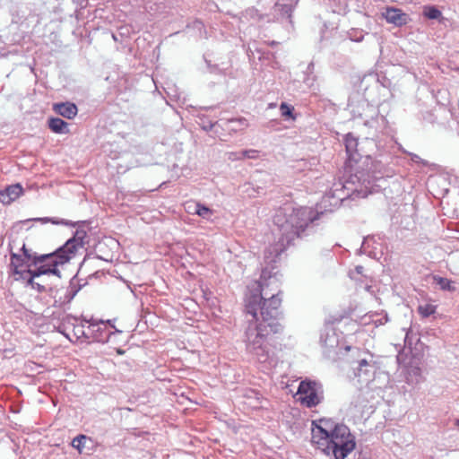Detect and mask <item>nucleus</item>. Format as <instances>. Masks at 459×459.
I'll use <instances>...</instances> for the list:
<instances>
[{
    "instance_id": "14",
    "label": "nucleus",
    "mask_w": 459,
    "mask_h": 459,
    "mask_svg": "<svg viewBox=\"0 0 459 459\" xmlns=\"http://www.w3.org/2000/svg\"><path fill=\"white\" fill-rule=\"evenodd\" d=\"M22 193V187L19 184L7 186L2 190V204H7L16 200Z\"/></svg>"
},
{
    "instance_id": "23",
    "label": "nucleus",
    "mask_w": 459,
    "mask_h": 459,
    "mask_svg": "<svg viewBox=\"0 0 459 459\" xmlns=\"http://www.w3.org/2000/svg\"><path fill=\"white\" fill-rule=\"evenodd\" d=\"M242 16L246 19V20H254V21H258L260 20V15L257 12L256 9L255 8H248L243 13H242Z\"/></svg>"
},
{
    "instance_id": "15",
    "label": "nucleus",
    "mask_w": 459,
    "mask_h": 459,
    "mask_svg": "<svg viewBox=\"0 0 459 459\" xmlns=\"http://www.w3.org/2000/svg\"><path fill=\"white\" fill-rule=\"evenodd\" d=\"M244 397L247 399L246 403L252 408H259L263 406V396L255 390H247L244 393Z\"/></svg>"
},
{
    "instance_id": "36",
    "label": "nucleus",
    "mask_w": 459,
    "mask_h": 459,
    "mask_svg": "<svg viewBox=\"0 0 459 459\" xmlns=\"http://www.w3.org/2000/svg\"><path fill=\"white\" fill-rule=\"evenodd\" d=\"M408 340V333H406V336H405V342H407Z\"/></svg>"
},
{
    "instance_id": "3",
    "label": "nucleus",
    "mask_w": 459,
    "mask_h": 459,
    "mask_svg": "<svg viewBox=\"0 0 459 459\" xmlns=\"http://www.w3.org/2000/svg\"><path fill=\"white\" fill-rule=\"evenodd\" d=\"M324 212H316L309 207H285L278 211L273 218L281 237L277 243L271 245L264 251V261L267 264L276 263L278 257L292 242L301 238L310 223L318 220Z\"/></svg>"
},
{
    "instance_id": "30",
    "label": "nucleus",
    "mask_w": 459,
    "mask_h": 459,
    "mask_svg": "<svg viewBox=\"0 0 459 459\" xmlns=\"http://www.w3.org/2000/svg\"><path fill=\"white\" fill-rule=\"evenodd\" d=\"M230 123H238L240 126H247V119L244 118V117H240V118H238V119H232V120H230Z\"/></svg>"
},
{
    "instance_id": "2",
    "label": "nucleus",
    "mask_w": 459,
    "mask_h": 459,
    "mask_svg": "<svg viewBox=\"0 0 459 459\" xmlns=\"http://www.w3.org/2000/svg\"><path fill=\"white\" fill-rule=\"evenodd\" d=\"M86 236V231L76 230L74 236L62 247L55 252L45 255H37L31 248H27L22 238H11L8 248L13 279L22 281L39 292L45 291V286L36 279L45 274L59 276L60 272L57 266L63 265L75 257L78 250L83 248Z\"/></svg>"
},
{
    "instance_id": "21",
    "label": "nucleus",
    "mask_w": 459,
    "mask_h": 459,
    "mask_svg": "<svg viewBox=\"0 0 459 459\" xmlns=\"http://www.w3.org/2000/svg\"><path fill=\"white\" fill-rule=\"evenodd\" d=\"M423 14L428 19L436 20L441 17L442 13L436 6H425Z\"/></svg>"
},
{
    "instance_id": "33",
    "label": "nucleus",
    "mask_w": 459,
    "mask_h": 459,
    "mask_svg": "<svg viewBox=\"0 0 459 459\" xmlns=\"http://www.w3.org/2000/svg\"><path fill=\"white\" fill-rule=\"evenodd\" d=\"M313 66H314V65H313L312 63H310V64L308 65V66H307V69H308V70H310V69H312V68H313Z\"/></svg>"
},
{
    "instance_id": "18",
    "label": "nucleus",
    "mask_w": 459,
    "mask_h": 459,
    "mask_svg": "<svg viewBox=\"0 0 459 459\" xmlns=\"http://www.w3.org/2000/svg\"><path fill=\"white\" fill-rule=\"evenodd\" d=\"M193 212L207 220L213 214V212L209 207L200 203L194 204Z\"/></svg>"
},
{
    "instance_id": "6",
    "label": "nucleus",
    "mask_w": 459,
    "mask_h": 459,
    "mask_svg": "<svg viewBox=\"0 0 459 459\" xmlns=\"http://www.w3.org/2000/svg\"><path fill=\"white\" fill-rule=\"evenodd\" d=\"M322 385L315 381H301L297 394L299 400L308 408L317 405L322 400Z\"/></svg>"
},
{
    "instance_id": "13",
    "label": "nucleus",
    "mask_w": 459,
    "mask_h": 459,
    "mask_svg": "<svg viewBox=\"0 0 459 459\" xmlns=\"http://www.w3.org/2000/svg\"><path fill=\"white\" fill-rule=\"evenodd\" d=\"M53 109L67 119L74 118L78 112L76 105L71 102L56 103L54 104Z\"/></svg>"
},
{
    "instance_id": "19",
    "label": "nucleus",
    "mask_w": 459,
    "mask_h": 459,
    "mask_svg": "<svg viewBox=\"0 0 459 459\" xmlns=\"http://www.w3.org/2000/svg\"><path fill=\"white\" fill-rule=\"evenodd\" d=\"M275 12L279 13V14L282 18H287L290 21L292 13H293V7L290 4H275Z\"/></svg>"
},
{
    "instance_id": "10",
    "label": "nucleus",
    "mask_w": 459,
    "mask_h": 459,
    "mask_svg": "<svg viewBox=\"0 0 459 459\" xmlns=\"http://www.w3.org/2000/svg\"><path fill=\"white\" fill-rule=\"evenodd\" d=\"M85 323L89 324L88 328L89 331L91 332V338L97 342H106L108 341L109 334L111 333L108 331L107 324L102 321H97L94 319L84 320Z\"/></svg>"
},
{
    "instance_id": "34",
    "label": "nucleus",
    "mask_w": 459,
    "mask_h": 459,
    "mask_svg": "<svg viewBox=\"0 0 459 459\" xmlns=\"http://www.w3.org/2000/svg\"><path fill=\"white\" fill-rule=\"evenodd\" d=\"M325 202H326V197H324L321 204H325Z\"/></svg>"
},
{
    "instance_id": "29",
    "label": "nucleus",
    "mask_w": 459,
    "mask_h": 459,
    "mask_svg": "<svg viewBox=\"0 0 459 459\" xmlns=\"http://www.w3.org/2000/svg\"><path fill=\"white\" fill-rule=\"evenodd\" d=\"M228 159L232 161L242 160V151L228 152Z\"/></svg>"
},
{
    "instance_id": "12",
    "label": "nucleus",
    "mask_w": 459,
    "mask_h": 459,
    "mask_svg": "<svg viewBox=\"0 0 459 459\" xmlns=\"http://www.w3.org/2000/svg\"><path fill=\"white\" fill-rule=\"evenodd\" d=\"M384 16L388 23L395 26L405 25L410 20L408 14L396 8H387Z\"/></svg>"
},
{
    "instance_id": "22",
    "label": "nucleus",
    "mask_w": 459,
    "mask_h": 459,
    "mask_svg": "<svg viewBox=\"0 0 459 459\" xmlns=\"http://www.w3.org/2000/svg\"><path fill=\"white\" fill-rule=\"evenodd\" d=\"M418 312L422 317H428L436 312V306L432 304H423L418 307Z\"/></svg>"
},
{
    "instance_id": "26",
    "label": "nucleus",
    "mask_w": 459,
    "mask_h": 459,
    "mask_svg": "<svg viewBox=\"0 0 459 459\" xmlns=\"http://www.w3.org/2000/svg\"><path fill=\"white\" fill-rule=\"evenodd\" d=\"M280 110L282 117H292L293 108L282 102L280 106Z\"/></svg>"
},
{
    "instance_id": "27",
    "label": "nucleus",
    "mask_w": 459,
    "mask_h": 459,
    "mask_svg": "<svg viewBox=\"0 0 459 459\" xmlns=\"http://www.w3.org/2000/svg\"><path fill=\"white\" fill-rule=\"evenodd\" d=\"M77 290H75L74 287H69L65 290V300L66 302H70L74 298V296L76 295L77 293Z\"/></svg>"
},
{
    "instance_id": "24",
    "label": "nucleus",
    "mask_w": 459,
    "mask_h": 459,
    "mask_svg": "<svg viewBox=\"0 0 459 459\" xmlns=\"http://www.w3.org/2000/svg\"><path fill=\"white\" fill-rule=\"evenodd\" d=\"M86 439H87L86 436L79 435L72 440V446L81 452L82 447L84 446Z\"/></svg>"
},
{
    "instance_id": "28",
    "label": "nucleus",
    "mask_w": 459,
    "mask_h": 459,
    "mask_svg": "<svg viewBox=\"0 0 459 459\" xmlns=\"http://www.w3.org/2000/svg\"><path fill=\"white\" fill-rule=\"evenodd\" d=\"M32 221H42V222H48V221H51L53 224H64V225H68V221H65V220H62L61 221H55L54 219H50V218H48V217H45V218H35V219H32Z\"/></svg>"
},
{
    "instance_id": "11",
    "label": "nucleus",
    "mask_w": 459,
    "mask_h": 459,
    "mask_svg": "<svg viewBox=\"0 0 459 459\" xmlns=\"http://www.w3.org/2000/svg\"><path fill=\"white\" fill-rule=\"evenodd\" d=\"M375 370L376 367L373 362L362 359L358 363L355 376L359 377V382L368 384L373 378Z\"/></svg>"
},
{
    "instance_id": "20",
    "label": "nucleus",
    "mask_w": 459,
    "mask_h": 459,
    "mask_svg": "<svg viewBox=\"0 0 459 459\" xmlns=\"http://www.w3.org/2000/svg\"><path fill=\"white\" fill-rule=\"evenodd\" d=\"M434 280H435L436 283L443 290L454 291L455 290V286L453 285V281L446 278H443L440 276H435Z\"/></svg>"
},
{
    "instance_id": "8",
    "label": "nucleus",
    "mask_w": 459,
    "mask_h": 459,
    "mask_svg": "<svg viewBox=\"0 0 459 459\" xmlns=\"http://www.w3.org/2000/svg\"><path fill=\"white\" fill-rule=\"evenodd\" d=\"M312 425L311 442L317 447L319 445H324V442L325 443V440L340 424L335 423L332 419L324 418L320 419L318 422L313 421Z\"/></svg>"
},
{
    "instance_id": "4",
    "label": "nucleus",
    "mask_w": 459,
    "mask_h": 459,
    "mask_svg": "<svg viewBox=\"0 0 459 459\" xmlns=\"http://www.w3.org/2000/svg\"><path fill=\"white\" fill-rule=\"evenodd\" d=\"M379 167V163H371L369 169H358L344 183L334 185V189L332 190V196L335 199L334 205L347 197L365 198L384 188L385 174Z\"/></svg>"
},
{
    "instance_id": "31",
    "label": "nucleus",
    "mask_w": 459,
    "mask_h": 459,
    "mask_svg": "<svg viewBox=\"0 0 459 459\" xmlns=\"http://www.w3.org/2000/svg\"><path fill=\"white\" fill-rule=\"evenodd\" d=\"M411 160L414 161V162H421L422 164H426L425 161H423L420 156H418L417 154H411Z\"/></svg>"
},
{
    "instance_id": "7",
    "label": "nucleus",
    "mask_w": 459,
    "mask_h": 459,
    "mask_svg": "<svg viewBox=\"0 0 459 459\" xmlns=\"http://www.w3.org/2000/svg\"><path fill=\"white\" fill-rule=\"evenodd\" d=\"M85 325L82 322L78 323V319L72 316L64 317L62 323L57 326V331L64 334L68 340L73 342V338L68 331H72L73 336L76 341L81 339L89 340L91 338V332L89 328L84 329Z\"/></svg>"
},
{
    "instance_id": "16",
    "label": "nucleus",
    "mask_w": 459,
    "mask_h": 459,
    "mask_svg": "<svg viewBox=\"0 0 459 459\" xmlns=\"http://www.w3.org/2000/svg\"><path fill=\"white\" fill-rule=\"evenodd\" d=\"M49 129L56 134H66L69 132L68 124L59 117H51L48 119Z\"/></svg>"
},
{
    "instance_id": "9",
    "label": "nucleus",
    "mask_w": 459,
    "mask_h": 459,
    "mask_svg": "<svg viewBox=\"0 0 459 459\" xmlns=\"http://www.w3.org/2000/svg\"><path fill=\"white\" fill-rule=\"evenodd\" d=\"M340 342V335L333 325H326L322 329L320 333V343L326 351H331L338 348Z\"/></svg>"
},
{
    "instance_id": "17",
    "label": "nucleus",
    "mask_w": 459,
    "mask_h": 459,
    "mask_svg": "<svg viewBox=\"0 0 459 459\" xmlns=\"http://www.w3.org/2000/svg\"><path fill=\"white\" fill-rule=\"evenodd\" d=\"M346 152L349 156L350 160H356L357 159V147H358V139L351 135V134H348L345 136L344 140Z\"/></svg>"
},
{
    "instance_id": "1",
    "label": "nucleus",
    "mask_w": 459,
    "mask_h": 459,
    "mask_svg": "<svg viewBox=\"0 0 459 459\" xmlns=\"http://www.w3.org/2000/svg\"><path fill=\"white\" fill-rule=\"evenodd\" d=\"M280 287L278 272L272 273L264 268L258 281L259 292L246 299L247 314L252 316L246 330L247 349L262 364L273 362L271 340L282 330L278 321L281 304Z\"/></svg>"
},
{
    "instance_id": "32",
    "label": "nucleus",
    "mask_w": 459,
    "mask_h": 459,
    "mask_svg": "<svg viewBox=\"0 0 459 459\" xmlns=\"http://www.w3.org/2000/svg\"><path fill=\"white\" fill-rule=\"evenodd\" d=\"M363 271H364V267L362 265H357L355 267V273L358 274H362Z\"/></svg>"
},
{
    "instance_id": "25",
    "label": "nucleus",
    "mask_w": 459,
    "mask_h": 459,
    "mask_svg": "<svg viewBox=\"0 0 459 459\" xmlns=\"http://www.w3.org/2000/svg\"><path fill=\"white\" fill-rule=\"evenodd\" d=\"M259 157V151L250 149V150H244L242 151V160L244 159H251L255 160Z\"/></svg>"
},
{
    "instance_id": "35",
    "label": "nucleus",
    "mask_w": 459,
    "mask_h": 459,
    "mask_svg": "<svg viewBox=\"0 0 459 459\" xmlns=\"http://www.w3.org/2000/svg\"><path fill=\"white\" fill-rule=\"evenodd\" d=\"M351 278L354 279L353 273H350Z\"/></svg>"
},
{
    "instance_id": "37",
    "label": "nucleus",
    "mask_w": 459,
    "mask_h": 459,
    "mask_svg": "<svg viewBox=\"0 0 459 459\" xmlns=\"http://www.w3.org/2000/svg\"><path fill=\"white\" fill-rule=\"evenodd\" d=\"M456 425H457V427L459 428V420H457V421H456Z\"/></svg>"
},
{
    "instance_id": "5",
    "label": "nucleus",
    "mask_w": 459,
    "mask_h": 459,
    "mask_svg": "<svg viewBox=\"0 0 459 459\" xmlns=\"http://www.w3.org/2000/svg\"><path fill=\"white\" fill-rule=\"evenodd\" d=\"M356 446L355 438L346 425H339L333 434L325 440V444L316 448L334 459H345Z\"/></svg>"
}]
</instances>
